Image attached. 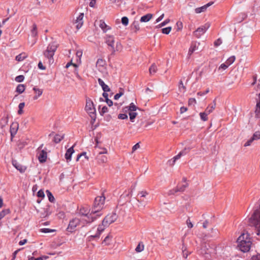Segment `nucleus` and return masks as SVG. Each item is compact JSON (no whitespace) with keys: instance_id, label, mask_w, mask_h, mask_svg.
<instances>
[{"instance_id":"f257e3e1","label":"nucleus","mask_w":260,"mask_h":260,"mask_svg":"<svg viewBox=\"0 0 260 260\" xmlns=\"http://www.w3.org/2000/svg\"><path fill=\"white\" fill-rule=\"evenodd\" d=\"M118 218V215L114 212L108 214L103 220L102 223L98 225L96 233L95 235H92L88 237V241H91L95 238H99L102 232L108 227L110 224L115 222Z\"/></svg>"},{"instance_id":"f03ea898","label":"nucleus","mask_w":260,"mask_h":260,"mask_svg":"<svg viewBox=\"0 0 260 260\" xmlns=\"http://www.w3.org/2000/svg\"><path fill=\"white\" fill-rule=\"evenodd\" d=\"M58 46V44L56 41H52L50 43L46 50L44 52L43 62L40 61L38 65L42 66L43 64L51 65L53 63H56L53 56Z\"/></svg>"},{"instance_id":"7ed1b4c3","label":"nucleus","mask_w":260,"mask_h":260,"mask_svg":"<svg viewBox=\"0 0 260 260\" xmlns=\"http://www.w3.org/2000/svg\"><path fill=\"white\" fill-rule=\"evenodd\" d=\"M237 241L238 243L237 246L241 251L246 252L250 250L252 242L248 233L241 234Z\"/></svg>"},{"instance_id":"20e7f679","label":"nucleus","mask_w":260,"mask_h":260,"mask_svg":"<svg viewBox=\"0 0 260 260\" xmlns=\"http://www.w3.org/2000/svg\"><path fill=\"white\" fill-rule=\"evenodd\" d=\"M105 200V197L103 196H99L95 198L92 209V213H98L97 216H101L103 215L101 210L104 208Z\"/></svg>"},{"instance_id":"39448f33","label":"nucleus","mask_w":260,"mask_h":260,"mask_svg":"<svg viewBox=\"0 0 260 260\" xmlns=\"http://www.w3.org/2000/svg\"><path fill=\"white\" fill-rule=\"evenodd\" d=\"M105 42L107 45L110 47L111 51H119L122 49V45L119 42H117L116 46H114L115 40L113 35H106L105 37Z\"/></svg>"},{"instance_id":"423d86ee","label":"nucleus","mask_w":260,"mask_h":260,"mask_svg":"<svg viewBox=\"0 0 260 260\" xmlns=\"http://www.w3.org/2000/svg\"><path fill=\"white\" fill-rule=\"evenodd\" d=\"M249 224L256 229L260 228V204L255 209L251 217L249 219Z\"/></svg>"},{"instance_id":"0eeeda50","label":"nucleus","mask_w":260,"mask_h":260,"mask_svg":"<svg viewBox=\"0 0 260 260\" xmlns=\"http://www.w3.org/2000/svg\"><path fill=\"white\" fill-rule=\"evenodd\" d=\"M85 109L91 118V123H93L96 119V111L92 101L90 99H86Z\"/></svg>"},{"instance_id":"6e6552de","label":"nucleus","mask_w":260,"mask_h":260,"mask_svg":"<svg viewBox=\"0 0 260 260\" xmlns=\"http://www.w3.org/2000/svg\"><path fill=\"white\" fill-rule=\"evenodd\" d=\"M98 213H92V209L90 213L88 212L84 217L81 218L84 224H89L95 221L100 216H97Z\"/></svg>"},{"instance_id":"1a4fd4ad","label":"nucleus","mask_w":260,"mask_h":260,"mask_svg":"<svg viewBox=\"0 0 260 260\" xmlns=\"http://www.w3.org/2000/svg\"><path fill=\"white\" fill-rule=\"evenodd\" d=\"M210 27V23L207 22L198 28L194 32V36L197 38H200Z\"/></svg>"},{"instance_id":"9d476101","label":"nucleus","mask_w":260,"mask_h":260,"mask_svg":"<svg viewBox=\"0 0 260 260\" xmlns=\"http://www.w3.org/2000/svg\"><path fill=\"white\" fill-rule=\"evenodd\" d=\"M43 144H41L37 149L38 159L41 163L45 162L47 158V153L46 150L42 149Z\"/></svg>"},{"instance_id":"9b49d317","label":"nucleus","mask_w":260,"mask_h":260,"mask_svg":"<svg viewBox=\"0 0 260 260\" xmlns=\"http://www.w3.org/2000/svg\"><path fill=\"white\" fill-rule=\"evenodd\" d=\"M80 222H82L81 218H73L70 221L68 229L70 230V231L74 230Z\"/></svg>"},{"instance_id":"f8f14e48","label":"nucleus","mask_w":260,"mask_h":260,"mask_svg":"<svg viewBox=\"0 0 260 260\" xmlns=\"http://www.w3.org/2000/svg\"><path fill=\"white\" fill-rule=\"evenodd\" d=\"M83 13H80L76 17V19L74 22V24H76V27L77 29H80L82 26L83 24Z\"/></svg>"},{"instance_id":"ddd939ff","label":"nucleus","mask_w":260,"mask_h":260,"mask_svg":"<svg viewBox=\"0 0 260 260\" xmlns=\"http://www.w3.org/2000/svg\"><path fill=\"white\" fill-rule=\"evenodd\" d=\"M8 116L3 117L0 120V126L2 129V133L5 132L8 129Z\"/></svg>"},{"instance_id":"4468645a","label":"nucleus","mask_w":260,"mask_h":260,"mask_svg":"<svg viewBox=\"0 0 260 260\" xmlns=\"http://www.w3.org/2000/svg\"><path fill=\"white\" fill-rule=\"evenodd\" d=\"M213 249H207V250H202V253L204 255V257L206 259H210L212 257V254L214 253Z\"/></svg>"},{"instance_id":"2eb2a0df","label":"nucleus","mask_w":260,"mask_h":260,"mask_svg":"<svg viewBox=\"0 0 260 260\" xmlns=\"http://www.w3.org/2000/svg\"><path fill=\"white\" fill-rule=\"evenodd\" d=\"M12 165L20 173H24L26 170V167L25 166H22V165L19 164L16 160H12Z\"/></svg>"},{"instance_id":"dca6fc26","label":"nucleus","mask_w":260,"mask_h":260,"mask_svg":"<svg viewBox=\"0 0 260 260\" xmlns=\"http://www.w3.org/2000/svg\"><path fill=\"white\" fill-rule=\"evenodd\" d=\"M187 186H188V184L185 183L184 184H182L181 186H177L175 189L170 190L169 194H174L175 192H177L178 191L182 192V191H184V190L187 187Z\"/></svg>"},{"instance_id":"f3484780","label":"nucleus","mask_w":260,"mask_h":260,"mask_svg":"<svg viewBox=\"0 0 260 260\" xmlns=\"http://www.w3.org/2000/svg\"><path fill=\"white\" fill-rule=\"evenodd\" d=\"M96 22L99 24L100 28L103 30L104 32H106L108 30H110L111 29V27L109 25H107L105 23V22L102 20H100L99 21H96Z\"/></svg>"},{"instance_id":"a211bd4d","label":"nucleus","mask_w":260,"mask_h":260,"mask_svg":"<svg viewBox=\"0 0 260 260\" xmlns=\"http://www.w3.org/2000/svg\"><path fill=\"white\" fill-rule=\"evenodd\" d=\"M213 4V2H209L206 5L202 6L199 8H196L194 11L197 14L201 13L202 12H204L206 11L207 9L210 6H211Z\"/></svg>"},{"instance_id":"6ab92c4d","label":"nucleus","mask_w":260,"mask_h":260,"mask_svg":"<svg viewBox=\"0 0 260 260\" xmlns=\"http://www.w3.org/2000/svg\"><path fill=\"white\" fill-rule=\"evenodd\" d=\"M33 91H34L35 95L33 97V99L34 100H37L41 95H42L43 93V89L37 88V87H34L32 88Z\"/></svg>"},{"instance_id":"aec40b11","label":"nucleus","mask_w":260,"mask_h":260,"mask_svg":"<svg viewBox=\"0 0 260 260\" xmlns=\"http://www.w3.org/2000/svg\"><path fill=\"white\" fill-rule=\"evenodd\" d=\"M96 159L99 164L106 163L107 161V157L106 156L101 154V153H98Z\"/></svg>"},{"instance_id":"412c9836","label":"nucleus","mask_w":260,"mask_h":260,"mask_svg":"<svg viewBox=\"0 0 260 260\" xmlns=\"http://www.w3.org/2000/svg\"><path fill=\"white\" fill-rule=\"evenodd\" d=\"M74 146L69 148L65 154V158L67 159V161H70L71 160L72 155L74 153Z\"/></svg>"},{"instance_id":"4be33fe9","label":"nucleus","mask_w":260,"mask_h":260,"mask_svg":"<svg viewBox=\"0 0 260 260\" xmlns=\"http://www.w3.org/2000/svg\"><path fill=\"white\" fill-rule=\"evenodd\" d=\"M112 236L110 234H109L103 241L102 244L106 246L110 245L112 243Z\"/></svg>"},{"instance_id":"5701e85b","label":"nucleus","mask_w":260,"mask_h":260,"mask_svg":"<svg viewBox=\"0 0 260 260\" xmlns=\"http://www.w3.org/2000/svg\"><path fill=\"white\" fill-rule=\"evenodd\" d=\"M98 82L104 92H108L110 91V88L109 86L106 85L101 78L98 79Z\"/></svg>"},{"instance_id":"b1692460","label":"nucleus","mask_w":260,"mask_h":260,"mask_svg":"<svg viewBox=\"0 0 260 260\" xmlns=\"http://www.w3.org/2000/svg\"><path fill=\"white\" fill-rule=\"evenodd\" d=\"M153 17V15L150 13L147 14L141 17V22H147Z\"/></svg>"},{"instance_id":"393cba45","label":"nucleus","mask_w":260,"mask_h":260,"mask_svg":"<svg viewBox=\"0 0 260 260\" xmlns=\"http://www.w3.org/2000/svg\"><path fill=\"white\" fill-rule=\"evenodd\" d=\"M18 125L17 124L12 123L10 126V133L12 138H13L17 133Z\"/></svg>"},{"instance_id":"a878e982","label":"nucleus","mask_w":260,"mask_h":260,"mask_svg":"<svg viewBox=\"0 0 260 260\" xmlns=\"http://www.w3.org/2000/svg\"><path fill=\"white\" fill-rule=\"evenodd\" d=\"M28 57V55L25 52H22L17 55L15 59L18 61H22Z\"/></svg>"},{"instance_id":"bb28decb","label":"nucleus","mask_w":260,"mask_h":260,"mask_svg":"<svg viewBox=\"0 0 260 260\" xmlns=\"http://www.w3.org/2000/svg\"><path fill=\"white\" fill-rule=\"evenodd\" d=\"M38 35L37 26L36 24H33L31 30V36L32 37H36Z\"/></svg>"},{"instance_id":"cd10ccee","label":"nucleus","mask_w":260,"mask_h":260,"mask_svg":"<svg viewBox=\"0 0 260 260\" xmlns=\"http://www.w3.org/2000/svg\"><path fill=\"white\" fill-rule=\"evenodd\" d=\"M216 107V103L215 101H213L212 105L211 106L208 107L205 111L209 114L213 112Z\"/></svg>"},{"instance_id":"c85d7f7f","label":"nucleus","mask_w":260,"mask_h":260,"mask_svg":"<svg viewBox=\"0 0 260 260\" xmlns=\"http://www.w3.org/2000/svg\"><path fill=\"white\" fill-rule=\"evenodd\" d=\"M144 245L143 242H139L138 245L137 246L135 250L137 252H140L144 250Z\"/></svg>"},{"instance_id":"c756f323","label":"nucleus","mask_w":260,"mask_h":260,"mask_svg":"<svg viewBox=\"0 0 260 260\" xmlns=\"http://www.w3.org/2000/svg\"><path fill=\"white\" fill-rule=\"evenodd\" d=\"M88 212H89V211L87 209L82 208L79 210V214L81 216V218H83L86 215Z\"/></svg>"},{"instance_id":"7c9ffc66","label":"nucleus","mask_w":260,"mask_h":260,"mask_svg":"<svg viewBox=\"0 0 260 260\" xmlns=\"http://www.w3.org/2000/svg\"><path fill=\"white\" fill-rule=\"evenodd\" d=\"M25 89V86L24 84H19L16 88V91L19 93H23Z\"/></svg>"},{"instance_id":"2f4dec72","label":"nucleus","mask_w":260,"mask_h":260,"mask_svg":"<svg viewBox=\"0 0 260 260\" xmlns=\"http://www.w3.org/2000/svg\"><path fill=\"white\" fill-rule=\"evenodd\" d=\"M208 114H209L206 111L204 112H201L200 113L201 119L204 121L208 120Z\"/></svg>"},{"instance_id":"473e14b6","label":"nucleus","mask_w":260,"mask_h":260,"mask_svg":"<svg viewBox=\"0 0 260 260\" xmlns=\"http://www.w3.org/2000/svg\"><path fill=\"white\" fill-rule=\"evenodd\" d=\"M235 60V57L234 56H231L230 57H229L226 60V61L225 62L226 64L222 63L221 65H231L233 63H234Z\"/></svg>"},{"instance_id":"72a5a7b5","label":"nucleus","mask_w":260,"mask_h":260,"mask_svg":"<svg viewBox=\"0 0 260 260\" xmlns=\"http://www.w3.org/2000/svg\"><path fill=\"white\" fill-rule=\"evenodd\" d=\"M132 29L135 30V32H137L140 30V27L138 22H134L132 25Z\"/></svg>"},{"instance_id":"f704fd0d","label":"nucleus","mask_w":260,"mask_h":260,"mask_svg":"<svg viewBox=\"0 0 260 260\" xmlns=\"http://www.w3.org/2000/svg\"><path fill=\"white\" fill-rule=\"evenodd\" d=\"M63 139V136H60L57 134L54 136L53 141L55 143H58L60 142Z\"/></svg>"},{"instance_id":"c9c22d12","label":"nucleus","mask_w":260,"mask_h":260,"mask_svg":"<svg viewBox=\"0 0 260 260\" xmlns=\"http://www.w3.org/2000/svg\"><path fill=\"white\" fill-rule=\"evenodd\" d=\"M10 213V210L9 209H6L2 210L0 212V220L2 219L3 217H4L6 215Z\"/></svg>"},{"instance_id":"e433bc0d","label":"nucleus","mask_w":260,"mask_h":260,"mask_svg":"<svg viewBox=\"0 0 260 260\" xmlns=\"http://www.w3.org/2000/svg\"><path fill=\"white\" fill-rule=\"evenodd\" d=\"M186 149L185 148L183 150L180 152L177 155L174 156V158H175V160H177L178 159H179L181 156L186 154Z\"/></svg>"},{"instance_id":"4c0bfd02","label":"nucleus","mask_w":260,"mask_h":260,"mask_svg":"<svg viewBox=\"0 0 260 260\" xmlns=\"http://www.w3.org/2000/svg\"><path fill=\"white\" fill-rule=\"evenodd\" d=\"M46 192L49 201L51 202H54L55 199L52 193L48 190H47Z\"/></svg>"},{"instance_id":"58836bf2","label":"nucleus","mask_w":260,"mask_h":260,"mask_svg":"<svg viewBox=\"0 0 260 260\" xmlns=\"http://www.w3.org/2000/svg\"><path fill=\"white\" fill-rule=\"evenodd\" d=\"M158 70L157 66H150L149 68V71L150 75H154Z\"/></svg>"},{"instance_id":"ea45409f","label":"nucleus","mask_w":260,"mask_h":260,"mask_svg":"<svg viewBox=\"0 0 260 260\" xmlns=\"http://www.w3.org/2000/svg\"><path fill=\"white\" fill-rule=\"evenodd\" d=\"M186 250H187V248L186 247L183 245H182V254H183V257L186 258L188 255V254L190 253H188L187 252H186Z\"/></svg>"},{"instance_id":"a19ab883","label":"nucleus","mask_w":260,"mask_h":260,"mask_svg":"<svg viewBox=\"0 0 260 260\" xmlns=\"http://www.w3.org/2000/svg\"><path fill=\"white\" fill-rule=\"evenodd\" d=\"M25 103H21L19 104L18 108L19 110L18 111V114L19 115H21L23 113V108L24 107Z\"/></svg>"},{"instance_id":"79ce46f5","label":"nucleus","mask_w":260,"mask_h":260,"mask_svg":"<svg viewBox=\"0 0 260 260\" xmlns=\"http://www.w3.org/2000/svg\"><path fill=\"white\" fill-rule=\"evenodd\" d=\"M255 112L256 117L260 118V103H257Z\"/></svg>"},{"instance_id":"37998d69","label":"nucleus","mask_w":260,"mask_h":260,"mask_svg":"<svg viewBox=\"0 0 260 260\" xmlns=\"http://www.w3.org/2000/svg\"><path fill=\"white\" fill-rule=\"evenodd\" d=\"M137 115V113L134 111H130L129 113V116L130 120L132 122H134V119L136 118Z\"/></svg>"},{"instance_id":"c03bdc74","label":"nucleus","mask_w":260,"mask_h":260,"mask_svg":"<svg viewBox=\"0 0 260 260\" xmlns=\"http://www.w3.org/2000/svg\"><path fill=\"white\" fill-rule=\"evenodd\" d=\"M137 109L138 107L133 103H131L128 106V110L129 111H135Z\"/></svg>"},{"instance_id":"a18cd8bd","label":"nucleus","mask_w":260,"mask_h":260,"mask_svg":"<svg viewBox=\"0 0 260 260\" xmlns=\"http://www.w3.org/2000/svg\"><path fill=\"white\" fill-rule=\"evenodd\" d=\"M172 29V27L169 26L166 28H164L161 29V31L164 34H169Z\"/></svg>"},{"instance_id":"49530a36","label":"nucleus","mask_w":260,"mask_h":260,"mask_svg":"<svg viewBox=\"0 0 260 260\" xmlns=\"http://www.w3.org/2000/svg\"><path fill=\"white\" fill-rule=\"evenodd\" d=\"M252 139L254 140H257L260 139V131L256 132L252 137Z\"/></svg>"},{"instance_id":"de8ad7c7","label":"nucleus","mask_w":260,"mask_h":260,"mask_svg":"<svg viewBox=\"0 0 260 260\" xmlns=\"http://www.w3.org/2000/svg\"><path fill=\"white\" fill-rule=\"evenodd\" d=\"M197 50V46H196V44H192L189 49V51H188V53L191 55L195 50Z\"/></svg>"},{"instance_id":"09e8293b","label":"nucleus","mask_w":260,"mask_h":260,"mask_svg":"<svg viewBox=\"0 0 260 260\" xmlns=\"http://www.w3.org/2000/svg\"><path fill=\"white\" fill-rule=\"evenodd\" d=\"M128 21H129V20L127 17H125V16L123 17L121 19V22L125 26H126L128 25Z\"/></svg>"},{"instance_id":"8fccbe9b","label":"nucleus","mask_w":260,"mask_h":260,"mask_svg":"<svg viewBox=\"0 0 260 260\" xmlns=\"http://www.w3.org/2000/svg\"><path fill=\"white\" fill-rule=\"evenodd\" d=\"M48 258V256H44L42 257H39L37 258H35L34 257H29L28 260H44V259H46Z\"/></svg>"},{"instance_id":"3c124183","label":"nucleus","mask_w":260,"mask_h":260,"mask_svg":"<svg viewBox=\"0 0 260 260\" xmlns=\"http://www.w3.org/2000/svg\"><path fill=\"white\" fill-rule=\"evenodd\" d=\"M24 79V77L23 75H19L15 78V81L17 82H21Z\"/></svg>"},{"instance_id":"603ef678","label":"nucleus","mask_w":260,"mask_h":260,"mask_svg":"<svg viewBox=\"0 0 260 260\" xmlns=\"http://www.w3.org/2000/svg\"><path fill=\"white\" fill-rule=\"evenodd\" d=\"M176 26L177 27V31L181 30L183 28V24H182V22H181V21H178L176 23Z\"/></svg>"},{"instance_id":"864d4df0","label":"nucleus","mask_w":260,"mask_h":260,"mask_svg":"<svg viewBox=\"0 0 260 260\" xmlns=\"http://www.w3.org/2000/svg\"><path fill=\"white\" fill-rule=\"evenodd\" d=\"M108 112V109L106 106H104L101 111H100V113L101 115H103L105 113Z\"/></svg>"},{"instance_id":"5fc2aeb1","label":"nucleus","mask_w":260,"mask_h":260,"mask_svg":"<svg viewBox=\"0 0 260 260\" xmlns=\"http://www.w3.org/2000/svg\"><path fill=\"white\" fill-rule=\"evenodd\" d=\"M182 89H183V92H185V90H186V87H185V86L183 85L182 81L181 80V81L179 82V89L181 91Z\"/></svg>"},{"instance_id":"6e6d98bb","label":"nucleus","mask_w":260,"mask_h":260,"mask_svg":"<svg viewBox=\"0 0 260 260\" xmlns=\"http://www.w3.org/2000/svg\"><path fill=\"white\" fill-rule=\"evenodd\" d=\"M118 118L120 119H126L128 116L126 114H119L118 116Z\"/></svg>"},{"instance_id":"4d7b16f0","label":"nucleus","mask_w":260,"mask_h":260,"mask_svg":"<svg viewBox=\"0 0 260 260\" xmlns=\"http://www.w3.org/2000/svg\"><path fill=\"white\" fill-rule=\"evenodd\" d=\"M41 232H43V233H50V232H53L54 230H51V229H48V228H44V229H42L41 230Z\"/></svg>"},{"instance_id":"13d9d810","label":"nucleus","mask_w":260,"mask_h":260,"mask_svg":"<svg viewBox=\"0 0 260 260\" xmlns=\"http://www.w3.org/2000/svg\"><path fill=\"white\" fill-rule=\"evenodd\" d=\"M82 156H85V158L86 159H88V157L86 156V152H82V153H81V154H80L79 155H78V156L77 157V161L79 160V158L81 157H82Z\"/></svg>"},{"instance_id":"bf43d9fd","label":"nucleus","mask_w":260,"mask_h":260,"mask_svg":"<svg viewBox=\"0 0 260 260\" xmlns=\"http://www.w3.org/2000/svg\"><path fill=\"white\" fill-rule=\"evenodd\" d=\"M254 141V140L252 139V138H251L249 140H248L244 145L245 147L249 146H250L252 142Z\"/></svg>"},{"instance_id":"052dcab7","label":"nucleus","mask_w":260,"mask_h":260,"mask_svg":"<svg viewBox=\"0 0 260 260\" xmlns=\"http://www.w3.org/2000/svg\"><path fill=\"white\" fill-rule=\"evenodd\" d=\"M229 66H219V67L218 68L217 71L218 72H222V71L226 70Z\"/></svg>"},{"instance_id":"680f3d73","label":"nucleus","mask_w":260,"mask_h":260,"mask_svg":"<svg viewBox=\"0 0 260 260\" xmlns=\"http://www.w3.org/2000/svg\"><path fill=\"white\" fill-rule=\"evenodd\" d=\"M249 260H260V254L252 256Z\"/></svg>"},{"instance_id":"e2e57ef3","label":"nucleus","mask_w":260,"mask_h":260,"mask_svg":"<svg viewBox=\"0 0 260 260\" xmlns=\"http://www.w3.org/2000/svg\"><path fill=\"white\" fill-rule=\"evenodd\" d=\"M170 21V20L169 19H166V20H165L164 22H162V23H161L160 24H159L158 25V27H161L162 26H164L165 25H166L167 24H168Z\"/></svg>"},{"instance_id":"0e129e2a","label":"nucleus","mask_w":260,"mask_h":260,"mask_svg":"<svg viewBox=\"0 0 260 260\" xmlns=\"http://www.w3.org/2000/svg\"><path fill=\"white\" fill-rule=\"evenodd\" d=\"M196 103V100L194 98H190L188 100V105H191Z\"/></svg>"},{"instance_id":"69168bd1","label":"nucleus","mask_w":260,"mask_h":260,"mask_svg":"<svg viewBox=\"0 0 260 260\" xmlns=\"http://www.w3.org/2000/svg\"><path fill=\"white\" fill-rule=\"evenodd\" d=\"M222 43V41L220 39H218L216 41L214 42V46L216 47H217L219 45H220Z\"/></svg>"},{"instance_id":"338daca9","label":"nucleus","mask_w":260,"mask_h":260,"mask_svg":"<svg viewBox=\"0 0 260 260\" xmlns=\"http://www.w3.org/2000/svg\"><path fill=\"white\" fill-rule=\"evenodd\" d=\"M186 224L187 225V227L189 229H191L193 227V224L192 223L189 219H187V220H186Z\"/></svg>"},{"instance_id":"774afa93","label":"nucleus","mask_w":260,"mask_h":260,"mask_svg":"<svg viewBox=\"0 0 260 260\" xmlns=\"http://www.w3.org/2000/svg\"><path fill=\"white\" fill-rule=\"evenodd\" d=\"M188 109L187 107H181L180 109V114H183L184 113H185V112H186L187 111Z\"/></svg>"}]
</instances>
